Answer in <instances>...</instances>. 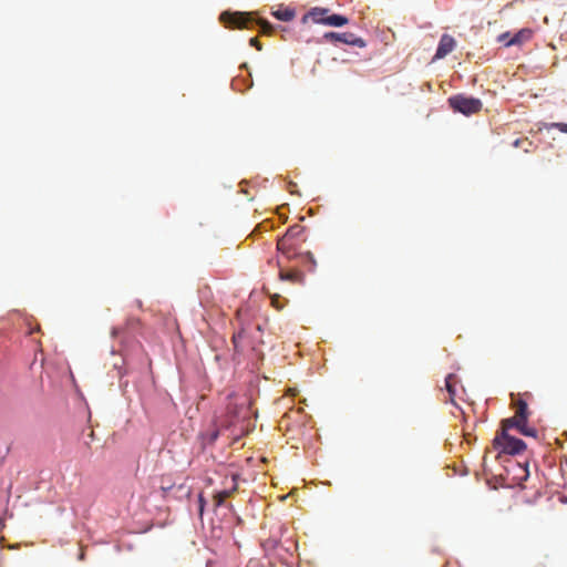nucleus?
<instances>
[{"label": "nucleus", "mask_w": 567, "mask_h": 567, "mask_svg": "<svg viewBox=\"0 0 567 567\" xmlns=\"http://www.w3.org/2000/svg\"><path fill=\"white\" fill-rule=\"evenodd\" d=\"M456 47L455 39L450 34H443L440 39L434 59H443L450 54Z\"/></svg>", "instance_id": "0eeeda50"}, {"label": "nucleus", "mask_w": 567, "mask_h": 567, "mask_svg": "<svg viewBox=\"0 0 567 567\" xmlns=\"http://www.w3.org/2000/svg\"><path fill=\"white\" fill-rule=\"evenodd\" d=\"M507 431L504 424H502L501 432L493 440V447L498 451L499 454L515 455L522 453L526 449V444L523 440L509 435Z\"/></svg>", "instance_id": "f03ea898"}, {"label": "nucleus", "mask_w": 567, "mask_h": 567, "mask_svg": "<svg viewBox=\"0 0 567 567\" xmlns=\"http://www.w3.org/2000/svg\"><path fill=\"white\" fill-rule=\"evenodd\" d=\"M277 248L285 256H287L288 259H291L296 256L295 243L284 236L278 240Z\"/></svg>", "instance_id": "9d476101"}, {"label": "nucleus", "mask_w": 567, "mask_h": 567, "mask_svg": "<svg viewBox=\"0 0 567 567\" xmlns=\"http://www.w3.org/2000/svg\"><path fill=\"white\" fill-rule=\"evenodd\" d=\"M303 233V227L300 225H293L289 227L284 235V237L291 239L293 241L296 238H298Z\"/></svg>", "instance_id": "4468645a"}, {"label": "nucleus", "mask_w": 567, "mask_h": 567, "mask_svg": "<svg viewBox=\"0 0 567 567\" xmlns=\"http://www.w3.org/2000/svg\"><path fill=\"white\" fill-rule=\"evenodd\" d=\"M220 21L231 29H251L254 25H259L262 34H270L272 25L266 20H257L251 12H223Z\"/></svg>", "instance_id": "f257e3e1"}, {"label": "nucleus", "mask_w": 567, "mask_h": 567, "mask_svg": "<svg viewBox=\"0 0 567 567\" xmlns=\"http://www.w3.org/2000/svg\"><path fill=\"white\" fill-rule=\"evenodd\" d=\"M279 278L281 280H287L292 284H301L303 281L302 272L297 269H292L289 271L280 270Z\"/></svg>", "instance_id": "9b49d317"}, {"label": "nucleus", "mask_w": 567, "mask_h": 567, "mask_svg": "<svg viewBox=\"0 0 567 567\" xmlns=\"http://www.w3.org/2000/svg\"><path fill=\"white\" fill-rule=\"evenodd\" d=\"M218 436V432H215L214 434H212V441L216 440Z\"/></svg>", "instance_id": "393cba45"}, {"label": "nucleus", "mask_w": 567, "mask_h": 567, "mask_svg": "<svg viewBox=\"0 0 567 567\" xmlns=\"http://www.w3.org/2000/svg\"><path fill=\"white\" fill-rule=\"evenodd\" d=\"M502 424H504L505 430H509L515 427L518 432L525 436H536L537 431L534 427H529L527 425V420L523 419H505Z\"/></svg>", "instance_id": "423d86ee"}, {"label": "nucleus", "mask_w": 567, "mask_h": 567, "mask_svg": "<svg viewBox=\"0 0 567 567\" xmlns=\"http://www.w3.org/2000/svg\"><path fill=\"white\" fill-rule=\"evenodd\" d=\"M324 38L330 41H339V42H343L346 44H350V45H353L357 48L365 47V41L362 38L355 37L351 32H342V33L329 32V33H326Z\"/></svg>", "instance_id": "39448f33"}, {"label": "nucleus", "mask_w": 567, "mask_h": 567, "mask_svg": "<svg viewBox=\"0 0 567 567\" xmlns=\"http://www.w3.org/2000/svg\"><path fill=\"white\" fill-rule=\"evenodd\" d=\"M274 16L278 19V20H281V21H290L293 19L295 17V12L292 10H289V9H285V10H278L276 12H274Z\"/></svg>", "instance_id": "2eb2a0df"}, {"label": "nucleus", "mask_w": 567, "mask_h": 567, "mask_svg": "<svg viewBox=\"0 0 567 567\" xmlns=\"http://www.w3.org/2000/svg\"><path fill=\"white\" fill-rule=\"evenodd\" d=\"M118 333L117 329H113L112 334L116 336Z\"/></svg>", "instance_id": "a878e982"}, {"label": "nucleus", "mask_w": 567, "mask_h": 567, "mask_svg": "<svg viewBox=\"0 0 567 567\" xmlns=\"http://www.w3.org/2000/svg\"><path fill=\"white\" fill-rule=\"evenodd\" d=\"M249 44L251 47H255L258 51H260L262 49V45H261L260 41L257 38H251L250 41H249Z\"/></svg>", "instance_id": "412c9836"}, {"label": "nucleus", "mask_w": 567, "mask_h": 567, "mask_svg": "<svg viewBox=\"0 0 567 567\" xmlns=\"http://www.w3.org/2000/svg\"><path fill=\"white\" fill-rule=\"evenodd\" d=\"M547 128H557L561 133H567V124L566 123H550L547 125Z\"/></svg>", "instance_id": "f3484780"}, {"label": "nucleus", "mask_w": 567, "mask_h": 567, "mask_svg": "<svg viewBox=\"0 0 567 567\" xmlns=\"http://www.w3.org/2000/svg\"><path fill=\"white\" fill-rule=\"evenodd\" d=\"M279 298H280V296H279V295H274V296L271 297V305H272L275 308H277V309H281V308H282V306H281V305H279Z\"/></svg>", "instance_id": "4be33fe9"}, {"label": "nucleus", "mask_w": 567, "mask_h": 567, "mask_svg": "<svg viewBox=\"0 0 567 567\" xmlns=\"http://www.w3.org/2000/svg\"><path fill=\"white\" fill-rule=\"evenodd\" d=\"M566 463H567V460H566Z\"/></svg>", "instance_id": "c85d7f7f"}, {"label": "nucleus", "mask_w": 567, "mask_h": 567, "mask_svg": "<svg viewBox=\"0 0 567 567\" xmlns=\"http://www.w3.org/2000/svg\"><path fill=\"white\" fill-rule=\"evenodd\" d=\"M457 383V377L454 373H450L445 378V389L449 392V400L454 403V396L456 395L455 385Z\"/></svg>", "instance_id": "f8f14e48"}, {"label": "nucleus", "mask_w": 567, "mask_h": 567, "mask_svg": "<svg viewBox=\"0 0 567 567\" xmlns=\"http://www.w3.org/2000/svg\"><path fill=\"white\" fill-rule=\"evenodd\" d=\"M533 32L530 29H522L517 31L507 42L505 47L522 45L530 40Z\"/></svg>", "instance_id": "1a4fd4ad"}, {"label": "nucleus", "mask_w": 567, "mask_h": 567, "mask_svg": "<svg viewBox=\"0 0 567 567\" xmlns=\"http://www.w3.org/2000/svg\"><path fill=\"white\" fill-rule=\"evenodd\" d=\"M175 487V485H164L162 484L161 485V489L163 491L164 494H166L168 491H172L173 488Z\"/></svg>", "instance_id": "b1692460"}, {"label": "nucleus", "mask_w": 567, "mask_h": 567, "mask_svg": "<svg viewBox=\"0 0 567 567\" xmlns=\"http://www.w3.org/2000/svg\"><path fill=\"white\" fill-rule=\"evenodd\" d=\"M186 495H187V496H189V495H190V489H189V488L186 491Z\"/></svg>", "instance_id": "cd10ccee"}, {"label": "nucleus", "mask_w": 567, "mask_h": 567, "mask_svg": "<svg viewBox=\"0 0 567 567\" xmlns=\"http://www.w3.org/2000/svg\"><path fill=\"white\" fill-rule=\"evenodd\" d=\"M205 504H206V501H205V498H204L203 494L200 493V494L198 495V505H199V506H198V512H199V515H200V516H202V515H203V513H204Z\"/></svg>", "instance_id": "a211bd4d"}, {"label": "nucleus", "mask_w": 567, "mask_h": 567, "mask_svg": "<svg viewBox=\"0 0 567 567\" xmlns=\"http://www.w3.org/2000/svg\"><path fill=\"white\" fill-rule=\"evenodd\" d=\"M526 143H527L528 145H530V144H532L530 142H528V140H527V138H517V140L514 142V144H513V145H514L515 147H520V146H523V145H524V144H526Z\"/></svg>", "instance_id": "5701e85b"}, {"label": "nucleus", "mask_w": 567, "mask_h": 567, "mask_svg": "<svg viewBox=\"0 0 567 567\" xmlns=\"http://www.w3.org/2000/svg\"><path fill=\"white\" fill-rule=\"evenodd\" d=\"M177 488H178L179 491H182V489H184V485H183V484H181V485H178V486H177Z\"/></svg>", "instance_id": "bb28decb"}, {"label": "nucleus", "mask_w": 567, "mask_h": 567, "mask_svg": "<svg viewBox=\"0 0 567 567\" xmlns=\"http://www.w3.org/2000/svg\"><path fill=\"white\" fill-rule=\"evenodd\" d=\"M305 261L310 264L309 270H313L316 267V260L313 258V255L309 251L305 252L303 255Z\"/></svg>", "instance_id": "dca6fc26"}, {"label": "nucleus", "mask_w": 567, "mask_h": 567, "mask_svg": "<svg viewBox=\"0 0 567 567\" xmlns=\"http://www.w3.org/2000/svg\"><path fill=\"white\" fill-rule=\"evenodd\" d=\"M241 338H243V332L241 331L238 332V333H235L233 336V343H234L236 350H238V348H239V341L241 340Z\"/></svg>", "instance_id": "6ab92c4d"}, {"label": "nucleus", "mask_w": 567, "mask_h": 567, "mask_svg": "<svg viewBox=\"0 0 567 567\" xmlns=\"http://www.w3.org/2000/svg\"><path fill=\"white\" fill-rule=\"evenodd\" d=\"M513 35H511L509 32H504L502 34L498 35L497 40L498 42H502L505 44V42H507Z\"/></svg>", "instance_id": "aec40b11"}, {"label": "nucleus", "mask_w": 567, "mask_h": 567, "mask_svg": "<svg viewBox=\"0 0 567 567\" xmlns=\"http://www.w3.org/2000/svg\"><path fill=\"white\" fill-rule=\"evenodd\" d=\"M238 488V485H237V482H236V477L233 476V485L230 488H226V489H223V491H218L214 494L213 496V502H214V505L216 507H219L221 506L225 501L230 497Z\"/></svg>", "instance_id": "6e6552de"}, {"label": "nucleus", "mask_w": 567, "mask_h": 567, "mask_svg": "<svg viewBox=\"0 0 567 567\" xmlns=\"http://www.w3.org/2000/svg\"><path fill=\"white\" fill-rule=\"evenodd\" d=\"M528 406L527 403L519 399L515 402V415L512 419L528 420Z\"/></svg>", "instance_id": "ddd939ff"}, {"label": "nucleus", "mask_w": 567, "mask_h": 567, "mask_svg": "<svg viewBox=\"0 0 567 567\" xmlns=\"http://www.w3.org/2000/svg\"><path fill=\"white\" fill-rule=\"evenodd\" d=\"M450 106L455 111L464 115H472L478 113L483 103L481 100L475 97H467L464 95H454L449 99Z\"/></svg>", "instance_id": "7ed1b4c3"}, {"label": "nucleus", "mask_w": 567, "mask_h": 567, "mask_svg": "<svg viewBox=\"0 0 567 567\" xmlns=\"http://www.w3.org/2000/svg\"><path fill=\"white\" fill-rule=\"evenodd\" d=\"M327 12V9L316 8L309 12V17L313 20V22L323 23L332 27H342L348 23V19L340 14H331L324 17Z\"/></svg>", "instance_id": "20e7f679"}]
</instances>
